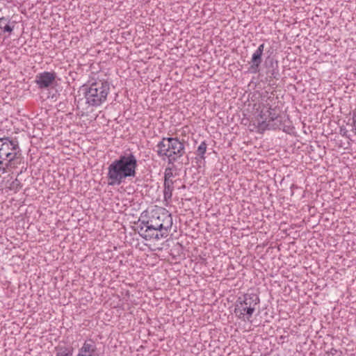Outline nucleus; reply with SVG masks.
Listing matches in <instances>:
<instances>
[{
  "label": "nucleus",
  "mask_w": 356,
  "mask_h": 356,
  "mask_svg": "<svg viewBox=\"0 0 356 356\" xmlns=\"http://www.w3.org/2000/svg\"><path fill=\"white\" fill-rule=\"evenodd\" d=\"M172 226V217L164 208H158L151 212L146 220H139L138 226L139 235L146 241H156L166 238Z\"/></svg>",
  "instance_id": "obj_1"
},
{
  "label": "nucleus",
  "mask_w": 356,
  "mask_h": 356,
  "mask_svg": "<svg viewBox=\"0 0 356 356\" xmlns=\"http://www.w3.org/2000/svg\"><path fill=\"white\" fill-rule=\"evenodd\" d=\"M138 161L133 153H125L112 161L108 167V186H119L127 178L136 175Z\"/></svg>",
  "instance_id": "obj_2"
},
{
  "label": "nucleus",
  "mask_w": 356,
  "mask_h": 356,
  "mask_svg": "<svg viewBox=\"0 0 356 356\" xmlns=\"http://www.w3.org/2000/svg\"><path fill=\"white\" fill-rule=\"evenodd\" d=\"M22 149L16 137H0V172L7 173L22 161Z\"/></svg>",
  "instance_id": "obj_3"
},
{
  "label": "nucleus",
  "mask_w": 356,
  "mask_h": 356,
  "mask_svg": "<svg viewBox=\"0 0 356 356\" xmlns=\"http://www.w3.org/2000/svg\"><path fill=\"white\" fill-rule=\"evenodd\" d=\"M157 155L161 158H167L169 164L177 161L185 154V147L177 137H163L156 145Z\"/></svg>",
  "instance_id": "obj_4"
},
{
  "label": "nucleus",
  "mask_w": 356,
  "mask_h": 356,
  "mask_svg": "<svg viewBox=\"0 0 356 356\" xmlns=\"http://www.w3.org/2000/svg\"><path fill=\"white\" fill-rule=\"evenodd\" d=\"M110 91V84L104 80H99L85 88L84 97L88 106L97 107L104 104Z\"/></svg>",
  "instance_id": "obj_5"
},
{
  "label": "nucleus",
  "mask_w": 356,
  "mask_h": 356,
  "mask_svg": "<svg viewBox=\"0 0 356 356\" xmlns=\"http://www.w3.org/2000/svg\"><path fill=\"white\" fill-rule=\"evenodd\" d=\"M259 302V297L256 293H248L238 297L234 306L236 316L242 321H250Z\"/></svg>",
  "instance_id": "obj_6"
},
{
  "label": "nucleus",
  "mask_w": 356,
  "mask_h": 356,
  "mask_svg": "<svg viewBox=\"0 0 356 356\" xmlns=\"http://www.w3.org/2000/svg\"><path fill=\"white\" fill-rule=\"evenodd\" d=\"M56 77L54 72H43L36 75L35 82L40 88H47L54 83Z\"/></svg>",
  "instance_id": "obj_7"
},
{
  "label": "nucleus",
  "mask_w": 356,
  "mask_h": 356,
  "mask_svg": "<svg viewBox=\"0 0 356 356\" xmlns=\"http://www.w3.org/2000/svg\"><path fill=\"white\" fill-rule=\"evenodd\" d=\"M266 109L264 110L263 108L257 118L258 121V128L261 131H265L266 129H275L279 127L280 124L278 123H271L269 122V119L268 117V107L266 106Z\"/></svg>",
  "instance_id": "obj_8"
},
{
  "label": "nucleus",
  "mask_w": 356,
  "mask_h": 356,
  "mask_svg": "<svg viewBox=\"0 0 356 356\" xmlns=\"http://www.w3.org/2000/svg\"><path fill=\"white\" fill-rule=\"evenodd\" d=\"M264 50V44H260L257 49L253 53L251 60L250 63L251 64L250 67V71L251 72L256 73L259 72V66L262 61V54Z\"/></svg>",
  "instance_id": "obj_9"
},
{
  "label": "nucleus",
  "mask_w": 356,
  "mask_h": 356,
  "mask_svg": "<svg viewBox=\"0 0 356 356\" xmlns=\"http://www.w3.org/2000/svg\"><path fill=\"white\" fill-rule=\"evenodd\" d=\"M15 24V22L11 21L9 16L0 17V35L5 33H12Z\"/></svg>",
  "instance_id": "obj_10"
},
{
  "label": "nucleus",
  "mask_w": 356,
  "mask_h": 356,
  "mask_svg": "<svg viewBox=\"0 0 356 356\" xmlns=\"http://www.w3.org/2000/svg\"><path fill=\"white\" fill-rule=\"evenodd\" d=\"M96 349L95 342L89 339L84 342L83 346L79 349L78 354H93Z\"/></svg>",
  "instance_id": "obj_11"
},
{
  "label": "nucleus",
  "mask_w": 356,
  "mask_h": 356,
  "mask_svg": "<svg viewBox=\"0 0 356 356\" xmlns=\"http://www.w3.org/2000/svg\"><path fill=\"white\" fill-rule=\"evenodd\" d=\"M173 184V181H164L163 195L165 200H169L172 198L174 188Z\"/></svg>",
  "instance_id": "obj_12"
},
{
  "label": "nucleus",
  "mask_w": 356,
  "mask_h": 356,
  "mask_svg": "<svg viewBox=\"0 0 356 356\" xmlns=\"http://www.w3.org/2000/svg\"><path fill=\"white\" fill-rule=\"evenodd\" d=\"M72 348L66 346H58L56 348V356H72Z\"/></svg>",
  "instance_id": "obj_13"
},
{
  "label": "nucleus",
  "mask_w": 356,
  "mask_h": 356,
  "mask_svg": "<svg viewBox=\"0 0 356 356\" xmlns=\"http://www.w3.org/2000/svg\"><path fill=\"white\" fill-rule=\"evenodd\" d=\"M268 117L269 122L271 123H278L280 124V121L278 120V114L275 108H272L270 106L268 107Z\"/></svg>",
  "instance_id": "obj_14"
},
{
  "label": "nucleus",
  "mask_w": 356,
  "mask_h": 356,
  "mask_svg": "<svg viewBox=\"0 0 356 356\" xmlns=\"http://www.w3.org/2000/svg\"><path fill=\"white\" fill-rule=\"evenodd\" d=\"M266 73L270 79L278 80L280 79L279 70L277 67H274L273 61H271V68H269Z\"/></svg>",
  "instance_id": "obj_15"
},
{
  "label": "nucleus",
  "mask_w": 356,
  "mask_h": 356,
  "mask_svg": "<svg viewBox=\"0 0 356 356\" xmlns=\"http://www.w3.org/2000/svg\"><path fill=\"white\" fill-rule=\"evenodd\" d=\"M207 145L205 141L201 143L197 149V154L201 158L204 159V154L207 151Z\"/></svg>",
  "instance_id": "obj_16"
},
{
  "label": "nucleus",
  "mask_w": 356,
  "mask_h": 356,
  "mask_svg": "<svg viewBox=\"0 0 356 356\" xmlns=\"http://www.w3.org/2000/svg\"><path fill=\"white\" fill-rule=\"evenodd\" d=\"M22 187V184L21 181L17 179H15L14 181H13L10 185V188L13 191H15V192L19 191Z\"/></svg>",
  "instance_id": "obj_17"
},
{
  "label": "nucleus",
  "mask_w": 356,
  "mask_h": 356,
  "mask_svg": "<svg viewBox=\"0 0 356 356\" xmlns=\"http://www.w3.org/2000/svg\"><path fill=\"white\" fill-rule=\"evenodd\" d=\"M173 177V173L170 168H166L164 173V181H172L171 178Z\"/></svg>",
  "instance_id": "obj_18"
},
{
  "label": "nucleus",
  "mask_w": 356,
  "mask_h": 356,
  "mask_svg": "<svg viewBox=\"0 0 356 356\" xmlns=\"http://www.w3.org/2000/svg\"><path fill=\"white\" fill-rule=\"evenodd\" d=\"M353 127L356 129V108L353 111Z\"/></svg>",
  "instance_id": "obj_19"
},
{
  "label": "nucleus",
  "mask_w": 356,
  "mask_h": 356,
  "mask_svg": "<svg viewBox=\"0 0 356 356\" xmlns=\"http://www.w3.org/2000/svg\"><path fill=\"white\" fill-rule=\"evenodd\" d=\"M347 133H348V131L346 130V128H343V127L340 128V134L341 135H342L343 136L347 137Z\"/></svg>",
  "instance_id": "obj_20"
},
{
  "label": "nucleus",
  "mask_w": 356,
  "mask_h": 356,
  "mask_svg": "<svg viewBox=\"0 0 356 356\" xmlns=\"http://www.w3.org/2000/svg\"><path fill=\"white\" fill-rule=\"evenodd\" d=\"M77 356H93V354H78Z\"/></svg>",
  "instance_id": "obj_21"
}]
</instances>
